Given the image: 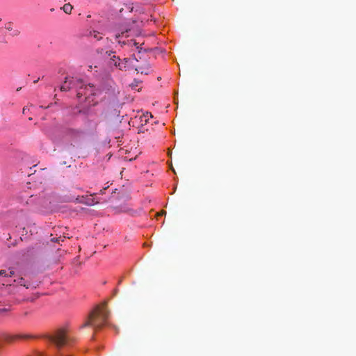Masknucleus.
I'll use <instances>...</instances> for the list:
<instances>
[{"mask_svg": "<svg viewBox=\"0 0 356 356\" xmlns=\"http://www.w3.org/2000/svg\"><path fill=\"white\" fill-rule=\"evenodd\" d=\"M109 312L107 310L106 303L97 306L88 315L86 321L81 325V328L91 326L95 330L104 327L107 322Z\"/></svg>", "mask_w": 356, "mask_h": 356, "instance_id": "1", "label": "nucleus"}, {"mask_svg": "<svg viewBox=\"0 0 356 356\" xmlns=\"http://www.w3.org/2000/svg\"><path fill=\"white\" fill-rule=\"evenodd\" d=\"M51 341L54 343L58 348L68 346L70 344L72 339L66 332L61 329L58 330L54 336L51 337Z\"/></svg>", "mask_w": 356, "mask_h": 356, "instance_id": "2", "label": "nucleus"}, {"mask_svg": "<svg viewBox=\"0 0 356 356\" xmlns=\"http://www.w3.org/2000/svg\"><path fill=\"white\" fill-rule=\"evenodd\" d=\"M69 83L71 89H75L78 91L79 88L84 89L85 90H90L91 93L93 92L94 86L91 84L85 85L81 79L72 77L69 79Z\"/></svg>", "mask_w": 356, "mask_h": 356, "instance_id": "3", "label": "nucleus"}, {"mask_svg": "<svg viewBox=\"0 0 356 356\" xmlns=\"http://www.w3.org/2000/svg\"><path fill=\"white\" fill-rule=\"evenodd\" d=\"M138 62V59L134 56L133 58H124L122 61H120L116 67L120 70H128L133 69L132 64Z\"/></svg>", "mask_w": 356, "mask_h": 356, "instance_id": "4", "label": "nucleus"}, {"mask_svg": "<svg viewBox=\"0 0 356 356\" xmlns=\"http://www.w3.org/2000/svg\"><path fill=\"white\" fill-rule=\"evenodd\" d=\"M131 30V28L125 24H120L117 26L113 31L115 33V36L116 38H120V36L124 35V34L128 33Z\"/></svg>", "mask_w": 356, "mask_h": 356, "instance_id": "5", "label": "nucleus"}, {"mask_svg": "<svg viewBox=\"0 0 356 356\" xmlns=\"http://www.w3.org/2000/svg\"><path fill=\"white\" fill-rule=\"evenodd\" d=\"M102 91L108 93L109 95L116 96L117 92L115 90V84L112 80H108L106 86L102 87Z\"/></svg>", "mask_w": 356, "mask_h": 356, "instance_id": "6", "label": "nucleus"}, {"mask_svg": "<svg viewBox=\"0 0 356 356\" xmlns=\"http://www.w3.org/2000/svg\"><path fill=\"white\" fill-rule=\"evenodd\" d=\"M132 67L138 73L148 74L150 72L149 65L147 63H145L142 66H137L135 63H134Z\"/></svg>", "mask_w": 356, "mask_h": 356, "instance_id": "7", "label": "nucleus"}, {"mask_svg": "<svg viewBox=\"0 0 356 356\" xmlns=\"http://www.w3.org/2000/svg\"><path fill=\"white\" fill-rule=\"evenodd\" d=\"M5 29L10 32V35L13 37H17L20 35V31L18 29H14V24L12 22H8L5 24Z\"/></svg>", "mask_w": 356, "mask_h": 356, "instance_id": "8", "label": "nucleus"}, {"mask_svg": "<svg viewBox=\"0 0 356 356\" xmlns=\"http://www.w3.org/2000/svg\"><path fill=\"white\" fill-rule=\"evenodd\" d=\"M83 131L81 129H72L68 131V135L72 139H79L83 135Z\"/></svg>", "mask_w": 356, "mask_h": 356, "instance_id": "9", "label": "nucleus"}, {"mask_svg": "<svg viewBox=\"0 0 356 356\" xmlns=\"http://www.w3.org/2000/svg\"><path fill=\"white\" fill-rule=\"evenodd\" d=\"M95 89L94 88L93 92L91 93L90 90H85L84 89L79 88L76 92L77 98L80 99L82 97H85V99H87L89 98L90 95H95Z\"/></svg>", "mask_w": 356, "mask_h": 356, "instance_id": "10", "label": "nucleus"}, {"mask_svg": "<svg viewBox=\"0 0 356 356\" xmlns=\"http://www.w3.org/2000/svg\"><path fill=\"white\" fill-rule=\"evenodd\" d=\"M80 202L88 206H92L99 203V201H96L92 195L82 197V200H80Z\"/></svg>", "mask_w": 356, "mask_h": 356, "instance_id": "11", "label": "nucleus"}, {"mask_svg": "<svg viewBox=\"0 0 356 356\" xmlns=\"http://www.w3.org/2000/svg\"><path fill=\"white\" fill-rule=\"evenodd\" d=\"M15 272L13 268L3 269L0 270V277H11L14 276Z\"/></svg>", "mask_w": 356, "mask_h": 356, "instance_id": "12", "label": "nucleus"}, {"mask_svg": "<svg viewBox=\"0 0 356 356\" xmlns=\"http://www.w3.org/2000/svg\"><path fill=\"white\" fill-rule=\"evenodd\" d=\"M71 90L70 85L69 83V79L66 78L64 83L60 86L61 91H68Z\"/></svg>", "mask_w": 356, "mask_h": 356, "instance_id": "13", "label": "nucleus"}, {"mask_svg": "<svg viewBox=\"0 0 356 356\" xmlns=\"http://www.w3.org/2000/svg\"><path fill=\"white\" fill-rule=\"evenodd\" d=\"M29 337H30L27 336V335H16V336H14V337L6 336V340L10 341H12V340H14V339H28Z\"/></svg>", "mask_w": 356, "mask_h": 356, "instance_id": "14", "label": "nucleus"}, {"mask_svg": "<svg viewBox=\"0 0 356 356\" xmlns=\"http://www.w3.org/2000/svg\"><path fill=\"white\" fill-rule=\"evenodd\" d=\"M61 8L65 13L70 14L73 7L70 3H65Z\"/></svg>", "mask_w": 356, "mask_h": 356, "instance_id": "15", "label": "nucleus"}, {"mask_svg": "<svg viewBox=\"0 0 356 356\" xmlns=\"http://www.w3.org/2000/svg\"><path fill=\"white\" fill-rule=\"evenodd\" d=\"M111 64H113L115 66H117L118 63H120V59L118 56H116L115 54L113 55L110 58Z\"/></svg>", "mask_w": 356, "mask_h": 356, "instance_id": "16", "label": "nucleus"}, {"mask_svg": "<svg viewBox=\"0 0 356 356\" xmlns=\"http://www.w3.org/2000/svg\"><path fill=\"white\" fill-rule=\"evenodd\" d=\"M14 282H17L19 285L23 286L26 289L29 288V285L26 283L25 280L22 277L19 278L17 281L15 280Z\"/></svg>", "mask_w": 356, "mask_h": 356, "instance_id": "17", "label": "nucleus"}, {"mask_svg": "<svg viewBox=\"0 0 356 356\" xmlns=\"http://www.w3.org/2000/svg\"><path fill=\"white\" fill-rule=\"evenodd\" d=\"M91 36H92L94 38H95L97 40H99L102 39L101 36H99V33L97 31H93L92 33H90Z\"/></svg>", "mask_w": 356, "mask_h": 356, "instance_id": "18", "label": "nucleus"}, {"mask_svg": "<svg viewBox=\"0 0 356 356\" xmlns=\"http://www.w3.org/2000/svg\"><path fill=\"white\" fill-rule=\"evenodd\" d=\"M3 302V298L0 296V303ZM8 309L6 308H0V315L3 313L6 312Z\"/></svg>", "mask_w": 356, "mask_h": 356, "instance_id": "19", "label": "nucleus"}, {"mask_svg": "<svg viewBox=\"0 0 356 356\" xmlns=\"http://www.w3.org/2000/svg\"><path fill=\"white\" fill-rule=\"evenodd\" d=\"M105 54L106 55H107V57L110 59L111 57H112L113 55H115V53L112 51H106Z\"/></svg>", "mask_w": 356, "mask_h": 356, "instance_id": "20", "label": "nucleus"}, {"mask_svg": "<svg viewBox=\"0 0 356 356\" xmlns=\"http://www.w3.org/2000/svg\"><path fill=\"white\" fill-rule=\"evenodd\" d=\"M51 241L52 242H58V243H59V242H60V241H63V239H62V238L60 236V237H58V238H52L51 239Z\"/></svg>", "mask_w": 356, "mask_h": 356, "instance_id": "21", "label": "nucleus"}, {"mask_svg": "<svg viewBox=\"0 0 356 356\" xmlns=\"http://www.w3.org/2000/svg\"><path fill=\"white\" fill-rule=\"evenodd\" d=\"M139 83V81H134L133 83H131V86L132 88H135L136 86H138V84Z\"/></svg>", "mask_w": 356, "mask_h": 356, "instance_id": "22", "label": "nucleus"}, {"mask_svg": "<svg viewBox=\"0 0 356 356\" xmlns=\"http://www.w3.org/2000/svg\"><path fill=\"white\" fill-rule=\"evenodd\" d=\"M128 8L131 11L133 10V6H129Z\"/></svg>", "mask_w": 356, "mask_h": 356, "instance_id": "23", "label": "nucleus"}, {"mask_svg": "<svg viewBox=\"0 0 356 356\" xmlns=\"http://www.w3.org/2000/svg\"><path fill=\"white\" fill-rule=\"evenodd\" d=\"M22 112H23V113H24V114H25V113H26V108H23Z\"/></svg>", "mask_w": 356, "mask_h": 356, "instance_id": "24", "label": "nucleus"}, {"mask_svg": "<svg viewBox=\"0 0 356 356\" xmlns=\"http://www.w3.org/2000/svg\"><path fill=\"white\" fill-rule=\"evenodd\" d=\"M38 81V80H35V81H34V83H37Z\"/></svg>", "mask_w": 356, "mask_h": 356, "instance_id": "25", "label": "nucleus"}]
</instances>
